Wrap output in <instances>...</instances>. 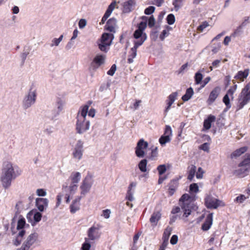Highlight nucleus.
I'll return each instance as SVG.
<instances>
[{"label":"nucleus","mask_w":250,"mask_h":250,"mask_svg":"<svg viewBox=\"0 0 250 250\" xmlns=\"http://www.w3.org/2000/svg\"><path fill=\"white\" fill-rule=\"evenodd\" d=\"M21 171L16 165L7 162L3 166L0 177V181L3 188H8L11 185L12 181L21 174Z\"/></svg>","instance_id":"nucleus-1"},{"label":"nucleus","mask_w":250,"mask_h":250,"mask_svg":"<svg viewBox=\"0 0 250 250\" xmlns=\"http://www.w3.org/2000/svg\"><path fill=\"white\" fill-rule=\"evenodd\" d=\"M89 105L82 106L77 116L76 130L77 133L82 134L89 129L90 122L86 119Z\"/></svg>","instance_id":"nucleus-2"},{"label":"nucleus","mask_w":250,"mask_h":250,"mask_svg":"<svg viewBox=\"0 0 250 250\" xmlns=\"http://www.w3.org/2000/svg\"><path fill=\"white\" fill-rule=\"evenodd\" d=\"M101 236L99 229L95 226L90 228L87 231V237L84 238V242L82 245L81 250H90L91 244L99 239Z\"/></svg>","instance_id":"nucleus-3"},{"label":"nucleus","mask_w":250,"mask_h":250,"mask_svg":"<svg viewBox=\"0 0 250 250\" xmlns=\"http://www.w3.org/2000/svg\"><path fill=\"white\" fill-rule=\"evenodd\" d=\"M190 198V196L186 193L183 194L179 200L181 209L184 212L183 217H188L192 210H196L198 208L194 203L189 200Z\"/></svg>","instance_id":"nucleus-4"},{"label":"nucleus","mask_w":250,"mask_h":250,"mask_svg":"<svg viewBox=\"0 0 250 250\" xmlns=\"http://www.w3.org/2000/svg\"><path fill=\"white\" fill-rule=\"evenodd\" d=\"M113 38L114 36L111 33H103L101 38L97 41L99 49L103 52L107 53L109 50Z\"/></svg>","instance_id":"nucleus-5"},{"label":"nucleus","mask_w":250,"mask_h":250,"mask_svg":"<svg viewBox=\"0 0 250 250\" xmlns=\"http://www.w3.org/2000/svg\"><path fill=\"white\" fill-rule=\"evenodd\" d=\"M146 27V22H141L139 24L138 29L135 31L133 34V37L135 39L133 42L134 44L141 46L146 40V34L144 32Z\"/></svg>","instance_id":"nucleus-6"},{"label":"nucleus","mask_w":250,"mask_h":250,"mask_svg":"<svg viewBox=\"0 0 250 250\" xmlns=\"http://www.w3.org/2000/svg\"><path fill=\"white\" fill-rule=\"evenodd\" d=\"M245 159L238 165V167L234 170V175L240 177H244L248 174L250 169V153L247 154Z\"/></svg>","instance_id":"nucleus-7"},{"label":"nucleus","mask_w":250,"mask_h":250,"mask_svg":"<svg viewBox=\"0 0 250 250\" xmlns=\"http://www.w3.org/2000/svg\"><path fill=\"white\" fill-rule=\"evenodd\" d=\"M250 100V83L242 89L238 99V109H242Z\"/></svg>","instance_id":"nucleus-8"},{"label":"nucleus","mask_w":250,"mask_h":250,"mask_svg":"<svg viewBox=\"0 0 250 250\" xmlns=\"http://www.w3.org/2000/svg\"><path fill=\"white\" fill-rule=\"evenodd\" d=\"M38 234L33 232L29 235L23 241L21 247L16 250H32V246L37 242Z\"/></svg>","instance_id":"nucleus-9"},{"label":"nucleus","mask_w":250,"mask_h":250,"mask_svg":"<svg viewBox=\"0 0 250 250\" xmlns=\"http://www.w3.org/2000/svg\"><path fill=\"white\" fill-rule=\"evenodd\" d=\"M205 204L208 208L216 209L219 207H224L225 204L221 200L216 199L211 195H207L205 198Z\"/></svg>","instance_id":"nucleus-10"},{"label":"nucleus","mask_w":250,"mask_h":250,"mask_svg":"<svg viewBox=\"0 0 250 250\" xmlns=\"http://www.w3.org/2000/svg\"><path fill=\"white\" fill-rule=\"evenodd\" d=\"M93 183L94 180L93 176L88 173L83 180L82 185L80 186L81 194L85 195L86 193L88 192Z\"/></svg>","instance_id":"nucleus-11"},{"label":"nucleus","mask_w":250,"mask_h":250,"mask_svg":"<svg viewBox=\"0 0 250 250\" xmlns=\"http://www.w3.org/2000/svg\"><path fill=\"white\" fill-rule=\"evenodd\" d=\"M37 94L35 90L30 89L22 101V106L24 109H27L34 104L36 100Z\"/></svg>","instance_id":"nucleus-12"},{"label":"nucleus","mask_w":250,"mask_h":250,"mask_svg":"<svg viewBox=\"0 0 250 250\" xmlns=\"http://www.w3.org/2000/svg\"><path fill=\"white\" fill-rule=\"evenodd\" d=\"M83 142L81 140L77 141L76 145H75L74 149L72 152V155L75 159L79 161L83 157Z\"/></svg>","instance_id":"nucleus-13"},{"label":"nucleus","mask_w":250,"mask_h":250,"mask_svg":"<svg viewBox=\"0 0 250 250\" xmlns=\"http://www.w3.org/2000/svg\"><path fill=\"white\" fill-rule=\"evenodd\" d=\"M147 142L144 141L143 139H140L137 143L135 147V154L138 158H143L145 156L144 150L148 146Z\"/></svg>","instance_id":"nucleus-14"},{"label":"nucleus","mask_w":250,"mask_h":250,"mask_svg":"<svg viewBox=\"0 0 250 250\" xmlns=\"http://www.w3.org/2000/svg\"><path fill=\"white\" fill-rule=\"evenodd\" d=\"M48 202L47 198H38L36 199V206L40 211L43 212L48 207Z\"/></svg>","instance_id":"nucleus-15"},{"label":"nucleus","mask_w":250,"mask_h":250,"mask_svg":"<svg viewBox=\"0 0 250 250\" xmlns=\"http://www.w3.org/2000/svg\"><path fill=\"white\" fill-rule=\"evenodd\" d=\"M78 188V184L71 182H67L62 186V190L64 192H69L70 194H74Z\"/></svg>","instance_id":"nucleus-16"},{"label":"nucleus","mask_w":250,"mask_h":250,"mask_svg":"<svg viewBox=\"0 0 250 250\" xmlns=\"http://www.w3.org/2000/svg\"><path fill=\"white\" fill-rule=\"evenodd\" d=\"M221 92V88L219 86L215 87L210 93L207 100L208 104H211L217 98Z\"/></svg>","instance_id":"nucleus-17"},{"label":"nucleus","mask_w":250,"mask_h":250,"mask_svg":"<svg viewBox=\"0 0 250 250\" xmlns=\"http://www.w3.org/2000/svg\"><path fill=\"white\" fill-rule=\"evenodd\" d=\"M249 17H246L245 21L237 27L232 33H231V37L232 38H235L242 35L244 32V28L246 26Z\"/></svg>","instance_id":"nucleus-18"},{"label":"nucleus","mask_w":250,"mask_h":250,"mask_svg":"<svg viewBox=\"0 0 250 250\" xmlns=\"http://www.w3.org/2000/svg\"><path fill=\"white\" fill-rule=\"evenodd\" d=\"M117 4V2L115 1H112L110 5L108 6L107 9H106L104 16L103 17L101 21L100 22V24H104L108 18L110 16L112 12L114 10L115 8V6Z\"/></svg>","instance_id":"nucleus-19"},{"label":"nucleus","mask_w":250,"mask_h":250,"mask_svg":"<svg viewBox=\"0 0 250 250\" xmlns=\"http://www.w3.org/2000/svg\"><path fill=\"white\" fill-rule=\"evenodd\" d=\"M137 183L134 182L130 183L127 188V191L125 196V199L129 201H132L134 198L133 194L134 192V189L136 188Z\"/></svg>","instance_id":"nucleus-20"},{"label":"nucleus","mask_w":250,"mask_h":250,"mask_svg":"<svg viewBox=\"0 0 250 250\" xmlns=\"http://www.w3.org/2000/svg\"><path fill=\"white\" fill-rule=\"evenodd\" d=\"M178 96V93L174 92L170 94L167 97L166 102L167 103V106L165 110V113L166 114L170 109L171 105L174 103Z\"/></svg>","instance_id":"nucleus-21"},{"label":"nucleus","mask_w":250,"mask_h":250,"mask_svg":"<svg viewBox=\"0 0 250 250\" xmlns=\"http://www.w3.org/2000/svg\"><path fill=\"white\" fill-rule=\"evenodd\" d=\"M179 179H174L171 180L168 185V194L172 196L174 194L177 188L179 185Z\"/></svg>","instance_id":"nucleus-22"},{"label":"nucleus","mask_w":250,"mask_h":250,"mask_svg":"<svg viewBox=\"0 0 250 250\" xmlns=\"http://www.w3.org/2000/svg\"><path fill=\"white\" fill-rule=\"evenodd\" d=\"M116 22L117 21L116 19L114 18H110L107 21L106 25H105V29L111 32H115Z\"/></svg>","instance_id":"nucleus-23"},{"label":"nucleus","mask_w":250,"mask_h":250,"mask_svg":"<svg viewBox=\"0 0 250 250\" xmlns=\"http://www.w3.org/2000/svg\"><path fill=\"white\" fill-rule=\"evenodd\" d=\"M105 57L106 56L104 54L97 55L93 59L92 65L95 64L96 67H98L104 63Z\"/></svg>","instance_id":"nucleus-24"},{"label":"nucleus","mask_w":250,"mask_h":250,"mask_svg":"<svg viewBox=\"0 0 250 250\" xmlns=\"http://www.w3.org/2000/svg\"><path fill=\"white\" fill-rule=\"evenodd\" d=\"M81 199L80 197H78L72 201L70 206V211L71 213H75L80 209Z\"/></svg>","instance_id":"nucleus-25"},{"label":"nucleus","mask_w":250,"mask_h":250,"mask_svg":"<svg viewBox=\"0 0 250 250\" xmlns=\"http://www.w3.org/2000/svg\"><path fill=\"white\" fill-rule=\"evenodd\" d=\"M213 213H209L207 216L205 223L202 225V229L203 230H208L212 224Z\"/></svg>","instance_id":"nucleus-26"},{"label":"nucleus","mask_w":250,"mask_h":250,"mask_svg":"<svg viewBox=\"0 0 250 250\" xmlns=\"http://www.w3.org/2000/svg\"><path fill=\"white\" fill-rule=\"evenodd\" d=\"M81 178V174L79 172H73L66 182H71L73 183L78 184L80 181Z\"/></svg>","instance_id":"nucleus-27"},{"label":"nucleus","mask_w":250,"mask_h":250,"mask_svg":"<svg viewBox=\"0 0 250 250\" xmlns=\"http://www.w3.org/2000/svg\"><path fill=\"white\" fill-rule=\"evenodd\" d=\"M135 4L134 0H128L124 3L123 11L125 13L130 12L134 8Z\"/></svg>","instance_id":"nucleus-28"},{"label":"nucleus","mask_w":250,"mask_h":250,"mask_svg":"<svg viewBox=\"0 0 250 250\" xmlns=\"http://www.w3.org/2000/svg\"><path fill=\"white\" fill-rule=\"evenodd\" d=\"M161 217V214L160 211L154 212L151 216L149 219L150 223L153 226H156L158 222Z\"/></svg>","instance_id":"nucleus-29"},{"label":"nucleus","mask_w":250,"mask_h":250,"mask_svg":"<svg viewBox=\"0 0 250 250\" xmlns=\"http://www.w3.org/2000/svg\"><path fill=\"white\" fill-rule=\"evenodd\" d=\"M139 46V45L134 44V46L131 48L127 59L128 63H131L133 62V59L136 57L137 50Z\"/></svg>","instance_id":"nucleus-30"},{"label":"nucleus","mask_w":250,"mask_h":250,"mask_svg":"<svg viewBox=\"0 0 250 250\" xmlns=\"http://www.w3.org/2000/svg\"><path fill=\"white\" fill-rule=\"evenodd\" d=\"M250 72V69H245L244 71H239L235 76L234 78L240 81H243L245 79L247 78Z\"/></svg>","instance_id":"nucleus-31"},{"label":"nucleus","mask_w":250,"mask_h":250,"mask_svg":"<svg viewBox=\"0 0 250 250\" xmlns=\"http://www.w3.org/2000/svg\"><path fill=\"white\" fill-rule=\"evenodd\" d=\"M215 120V117L213 115H209L204 122V127L206 129H209L211 126V123Z\"/></svg>","instance_id":"nucleus-32"},{"label":"nucleus","mask_w":250,"mask_h":250,"mask_svg":"<svg viewBox=\"0 0 250 250\" xmlns=\"http://www.w3.org/2000/svg\"><path fill=\"white\" fill-rule=\"evenodd\" d=\"M25 231L23 229L19 231L16 238L14 240H13V244L15 246H18L19 245H20L22 241V238L23 236L25 235Z\"/></svg>","instance_id":"nucleus-33"},{"label":"nucleus","mask_w":250,"mask_h":250,"mask_svg":"<svg viewBox=\"0 0 250 250\" xmlns=\"http://www.w3.org/2000/svg\"><path fill=\"white\" fill-rule=\"evenodd\" d=\"M194 92L192 88L189 87L186 90V93L184 95L182 99L184 102H187L188 101L193 95Z\"/></svg>","instance_id":"nucleus-34"},{"label":"nucleus","mask_w":250,"mask_h":250,"mask_svg":"<svg viewBox=\"0 0 250 250\" xmlns=\"http://www.w3.org/2000/svg\"><path fill=\"white\" fill-rule=\"evenodd\" d=\"M188 179L189 181H192L194 177L195 173L196 170V167L195 166L191 165L188 167Z\"/></svg>","instance_id":"nucleus-35"},{"label":"nucleus","mask_w":250,"mask_h":250,"mask_svg":"<svg viewBox=\"0 0 250 250\" xmlns=\"http://www.w3.org/2000/svg\"><path fill=\"white\" fill-rule=\"evenodd\" d=\"M147 161L146 159H142L139 162L138 166L141 172L145 173L147 171Z\"/></svg>","instance_id":"nucleus-36"},{"label":"nucleus","mask_w":250,"mask_h":250,"mask_svg":"<svg viewBox=\"0 0 250 250\" xmlns=\"http://www.w3.org/2000/svg\"><path fill=\"white\" fill-rule=\"evenodd\" d=\"M64 104V102L61 99H58L57 100L55 108L60 113L62 110L63 105Z\"/></svg>","instance_id":"nucleus-37"},{"label":"nucleus","mask_w":250,"mask_h":250,"mask_svg":"<svg viewBox=\"0 0 250 250\" xmlns=\"http://www.w3.org/2000/svg\"><path fill=\"white\" fill-rule=\"evenodd\" d=\"M247 150V147L246 146H244L241 147L239 149H237L235 151H234L231 155V157H236L240 156L241 154L245 152Z\"/></svg>","instance_id":"nucleus-38"},{"label":"nucleus","mask_w":250,"mask_h":250,"mask_svg":"<svg viewBox=\"0 0 250 250\" xmlns=\"http://www.w3.org/2000/svg\"><path fill=\"white\" fill-rule=\"evenodd\" d=\"M172 230V228L168 226L167 227V228L165 229L162 239H165V240H168L169 239V237L171 233V231Z\"/></svg>","instance_id":"nucleus-39"},{"label":"nucleus","mask_w":250,"mask_h":250,"mask_svg":"<svg viewBox=\"0 0 250 250\" xmlns=\"http://www.w3.org/2000/svg\"><path fill=\"white\" fill-rule=\"evenodd\" d=\"M63 35H62L60 36L59 38H54L52 41L51 43L50 44V46L51 47H53L54 46H58L61 42L62 40L63 39Z\"/></svg>","instance_id":"nucleus-40"},{"label":"nucleus","mask_w":250,"mask_h":250,"mask_svg":"<svg viewBox=\"0 0 250 250\" xmlns=\"http://www.w3.org/2000/svg\"><path fill=\"white\" fill-rule=\"evenodd\" d=\"M184 0H174L172 2L174 6L175 10L177 11L183 6V1Z\"/></svg>","instance_id":"nucleus-41"},{"label":"nucleus","mask_w":250,"mask_h":250,"mask_svg":"<svg viewBox=\"0 0 250 250\" xmlns=\"http://www.w3.org/2000/svg\"><path fill=\"white\" fill-rule=\"evenodd\" d=\"M158 156V148L155 147L151 150V153L149 156V159L151 160H155Z\"/></svg>","instance_id":"nucleus-42"},{"label":"nucleus","mask_w":250,"mask_h":250,"mask_svg":"<svg viewBox=\"0 0 250 250\" xmlns=\"http://www.w3.org/2000/svg\"><path fill=\"white\" fill-rule=\"evenodd\" d=\"M170 138L168 136H165L162 135L159 140L160 144L162 146H164L167 143H168L170 141Z\"/></svg>","instance_id":"nucleus-43"},{"label":"nucleus","mask_w":250,"mask_h":250,"mask_svg":"<svg viewBox=\"0 0 250 250\" xmlns=\"http://www.w3.org/2000/svg\"><path fill=\"white\" fill-rule=\"evenodd\" d=\"M194 78L196 84H198L200 83L203 79V75L200 72H198L196 73Z\"/></svg>","instance_id":"nucleus-44"},{"label":"nucleus","mask_w":250,"mask_h":250,"mask_svg":"<svg viewBox=\"0 0 250 250\" xmlns=\"http://www.w3.org/2000/svg\"><path fill=\"white\" fill-rule=\"evenodd\" d=\"M163 135L165 136H168L170 138L172 136V129L169 125H167L166 126L165 132Z\"/></svg>","instance_id":"nucleus-45"},{"label":"nucleus","mask_w":250,"mask_h":250,"mask_svg":"<svg viewBox=\"0 0 250 250\" xmlns=\"http://www.w3.org/2000/svg\"><path fill=\"white\" fill-rule=\"evenodd\" d=\"M167 22L168 24H173L175 21V17L173 14H170L168 15L167 18Z\"/></svg>","instance_id":"nucleus-46"},{"label":"nucleus","mask_w":250,"mask_h":250,"mask_svg":"<svg viewBox=\"0 0 250 250\" xmlns=\"http://www.w3.org/2000/svg\"><path fill=\"white\" fill-rule=\"evenodd\" d=\"M223 102L225 104L227 108H230L231 107V104H230V100L229 98V96H228V94H226L223 99Z\"/></svg>","instance_id":"nucleus-47"},{"label":"nucleus","mask_w":250,"mask_h":250,"mask_svg":"<svg viewBox=\"0 0 250 250\" xmlns=\"http://www.w3.org/2000/svg\"><path fill=\"white\" fill-rule=\"evenodd\" d=\"M25 225V220L24 218H21L18 220L17 228L18 229H23Z\"/></svg>","instance_id":"nucleus-48"},{"label":"nucleus","mask_w":250,"mask_h":250,"mask_svg":"<svg viewBox=\"0 0 250 250\" xmlns=\"http://www.w3.org/2000/svg\"><path fill=\"white\" fill-rule=\"evenodd\" d=\"M246 199L247 197H246L244 195L240 194L234 199V202L239 204L242 203Z\"/></svg>","instance_id":"nucleus-49"},{"label":"nucleus","mask_w":250,"mask_h":250,"mask_svg":"<svg viewBox=\"0 0 250 250\" xmlns=\"http://www.w3.org/2000/svg\"><path fill=\"white\" fill-rule=\"evenodd\" d=\"M157 169L158 171L159 174L160 175H162L167 170L166 167L165 165H159Z\"/></svg>","instance_id":"nucleus-50"},{"label":"nucleus","mask_w":250,"mask_h":250,"mask_svg":"<svg viewBox=\"0 0 250 250\" xmlns=\"http://www.w3.org/2000/svg\"><path fill=\"white\" fill-rule=\"evenodd\" d=\"M189 190L191 192L197 193L199 190V187L197 184H191L189 186Z\"/></svg>","instance_id":"nucleus-51"},{"label":"nucleus","mask_w":250,"mask_h":250,"mask_svg":"<svg viewBox=\"0 0 250 250\" xmlns=\"http://www.w3.org/2000/svg\"><path fill=\"white\" fill-rule=\"evenodd\" d=\"M221 62L220 60H216L212 62V65L209 67V69L210 71H212L213 70V67L214 68H217L219 66L220 63Z\"/></svg>","instance_id":"nucleus-52"},{"label":"nucleus","mask_w":250,"mask_h":250,"mask_svg":"<svg viewBox=\"0 0 250 250\" xmlns=\"http://www.w3.org/2000/svg\"><path fill=\"white\" fill-rule=\"evenodd\" d=\"M155 7L153 6H150L145 10V14L146 15H150L154 12Z\"/></svg>","instance_id":"nucleus-53"},{"label":"nucleus","mask_w":250,"mask_h":250,"mask_svg":"<svg viewBox=\"0 0 250 250\" xmlns=\"http://www.w3.org/2000/svg\"><path fill=\"white\" fill-rule=\"evenodd\" d=\"M42 217V215L40 212H36L34 214V216H33L34 220L36 223L39 222V221H41Z\"/></svg>","instance_id":"nucleus-54"},{"label":"nucleus","mask_w":250,"mask_h":250,"mask_svg":"<svg viewBox=\"0 0 250 250\" xmlns=\"http://www.w3.org/2000/svg\"><path fill=\"white\" fill-rule=\"evenodd\" d=\"M116 70V65L114 64L110 67V69L107 71V74L110 76H113Z\"/></svg>","instance_id":"nucleus-55"},{"label":"nucleus","mask_w":250,"mask_h":250,"mask_svg":"<svg viewBox=\"0 0 250 250\" xmlns=\"http://www.w3.org/2000/svg\"><path fill=\"white\" fill-rule=\"evenodd\" d=\"M209 144L208 143H205L199 146V148L201 150H203L205 151H208L209 150Z\"/></svg>","instance_id":"nucleus-56"},{"label":"nucleus","mask_w":250,"mask_h":250,"mask_svg":"<svg viewBox=\"0 0 250 250\" xmlns=\"http://www.w3.org/2000/svg\"><path fill=\"white\" fill-rule=\"evenodd\" d=\"M155 23V20L153 16L149 17L148 21V25L149 27L151 28L154 26Z\"/></svg>","instance_id":"nucleus-57"},{"label":"nucleus","mask_w":250,"mask_h":250,"mask_svg":"<svg viewBox=\"0 0 250 250\" xmlns=\"http://www.w3.org/2000/svg\"><path fill=\"white\" fill-rule=\"evenodd\" d=\"M36 193L39 196H45L46 195V191L42 188L38 189L36 191Z\"/></svg>","instance_id":"nucleus-58"},{"label":"nucleus","mask_w":250,"mask_h":250,"mask_svg":"<svg viewBox=\"0 0 250 250\" xmlns=\"http://www.w3.org/2000/svg\"><path fill=\"white\" fill-rule=\"evenodd\" d=\"M60 114L55 108L52 110L50 118L54 119Z\"/></svg>","instance_id":"nucleus-59"},{"label":"nucleus","mask_w":250,"mask_h":250,"mask_svg":"<svg viewBox=\"0 0 250 250\" xmlns=\"http://www.w3.org/2000/svg\"><path fill=\"white\" fill-rule=\"evenodd\" d=\"M63 196V195L62 193H59L57 196V203L56 205V208L59 207V206L60 205L62 202V197Z\"/></svg>","instance_id":"nucleus-60"},{"label":"nucleus","mask_w":250,"mask_h":250,"mask_svg":"<svg viewBox=\"0 0 250 250\" xmlns=\"http://www.w3.org/2000/svg\"><path fill=\"white\" fill-rule=\"evenodd\" d=\"M208 26V23L206 21H205L198 27L197 29L200 32H202L204 30V29H205Z\"/></svg>","instance_id":"nucleus-61"},{"label":"nucleus","mask_w":250,"mask_h":250,"mask_svg":"<svg viewBox=\"0 0 250 250\" xmlns=\"http://www.w3.org/2000/svg\"><path fill=\"white\" fill-rule=\"evenodd\" d=\"M79 27L80 29L83 28L86 25V21L85 19H81L79 21Z\"/></svg>","instance_id":"nucleus-62"},{"label":"nucleus","mask_w":250,"mask_h":250,"mask_svg":"<svg viewBox=\"0 0 250 250\" xmlns=\"http://www.w3.org/2000/svg\"><path fill=\"white\" fill-rule=\"evenodd\" d=\"M110 210L108 209L103 210L102 216H103L105 218L108 219L110 217Z\"/></svg>","instance_id":"nucleus-63"},{"label":"nucleus","mask_w":250,"mask_h":250,"mask_svg":"<svg viewBox=\"0 0 250 250\" xmlns=\"http://www.w3.org/2000/svg\"><path fill=\"white\" fill-rule=\"evenodd\" d=\"M29 52L28 51L23 50V52L21 55V57L22 59V62H24L26 59L27 56L29 54Z\"/></svg>","instance_id":"nucleus-64"}]
</instances>
